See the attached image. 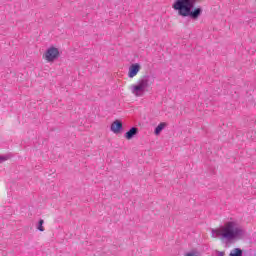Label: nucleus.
Segmentation results:
<instances>
[{
    "instance_id": "nucleus-1",
    "label": "nucleus",
    "mask_w": 256,
    "mask_h": 256,
    "mask_svg": "<svg viewBox=\"0 0 256 256\" xmlns=\"http://www.w3.org/2000/svg\"><path fill=\"white\" fill-rule=\"evenodd\" d=\"M211 235L214 239H221L222 241H235V239H241V237L245 235V230L243 227H241V225H239V222L230 219L219 228L212 229Z\"/></svg>"
},
{
    "instance_id": "nucleus-2",
    "label": "nucleus",
    "mask_w": 256,
    "mask_h": 256,
    "mask_svg": "<svg viewBox=\"0 0 256 256\" xmlns=\"http://www.w3.org/2000/svg\"><path fill=\"white\" fill-rule=\"evenodd\" d=\"M198 1L201 0H175L172 5V9H174V11H178V15H180V17H190V19L197 21L200 15H203V8H195Z\"/></svg>"
},
{
    "instance_id": "nucleus-3",
    "label": "nucleus",
    "mask_w": 256,
    "mask_h": 256,
    "mask_svg": "<svg viewBox=\"0 0 256 256\" xmlns=\"http://www.w3.org/2000/svg\"><path fill=\"white\" fill-rule=\"evenodd\" d=\"M153 85L151 76L144 75L138 79L137 83L130 86V91L134 97H143L149 91V87Z\"/></svg>"
},
{
    "instance_id": "nucleus-4",
    "label": "nucleus",
    "mask_w": 256,
    "mask_h": 256,
    "mask_svg": "<svg viewBox=\"0 0 256 256\" xmlns=\"http://www.w3.org/2000/svg\"><path fill=\"white\" fill-rule=\"evenodd\" d=\"M153 85L151 76L144 75L138 79L137 83L130 86V91L134 97H143L149 91V87Z\"/></svg>"
},
{
    "instance_id": "nucleus-5",
    "label": "nucleus",
    "mask_w": 256,
    "mask_h": 256,
    "mask_svg": "<svg viewBox=\"0 0 256 256\" xmlns=\"http://www.w3.org/2000/svg\"><path fill=\"white\" fill-rule=\"evenodd\" d=\"M59 48L52 46L49 47L43 54V59L47 61V63H55L57 59H59Z\"/></svg>"
},
{
    "instance_id": "nucleus-6",
    "label": "nucleus",
    "mask_w": 256,
    "mask_h": 256,
    "mask_svg": "<svg viewBox=\"0 0 256 256\" xmlns=\"http://www.w3.org/2000/svg\"><path fill=\"white\" fill-rule=\"evenodd\" d=\"M139 71H141V64L139 63H134L130 65L128 69V77L129 79H133V77H137L139 74Z\"/></svg>"
},
{
    "instance_id": "nucleus-7",
    "label": "nucleus",
    "mask_w": 256,
    "mask_h": 256,
    "mask_svg": "<svg viewBox=\"0 0 256 256\" xmlns=\"http://www.w3.org/2000/svg\"><path fill=\"white\" fill-rule=\"evenodd\" d=\"M112 133H115L117 135V133H121V131L123 130V123H121V121L119 120H115L110 127Z\"/></svg>"
},
{
    "instance_id": "nucleus-8",
    "label": "nucleus",
    "mask_w": 256,
    "mask_h": 256,
    "mask_svg": "<svg viewBox=\"0 0 256 256\" xmlns=\"http://www.w3.org/2000/svg\"><path fill=\"white\" fill-rule=\"evenodd\" d=\"M138 133H139V128L132 127L128 132L124 134V137L125 139H127V141H131V139H133V137H135V135H137Z\"/></svg>"
},
{
    "instance_id": "nucleus-9",
    "label": "nucleus",
    "mask_w": 256,
    "mask_h": 256,
    "mask_svg": "<svg viewBox=\"0 0 256 256\" xmlns=\"http://www.w3.org/2000/svg\"><path fill=\"white\" fill-rule=\"evenodd\" d=\"M167 127V122H161L154 130L155 135H161V131Z\"/></svg>"
},
{
    "instance_id": "nucleus-10",
    "label": "nucleus",
    "mask_w": 256,
    "mask_h": 256,
    "mask_svg": "<svg viewBox=\"0 0 256 256\" xmlns=\"http://www.w3.org/2000/svg\"><path fill=\"white\" fill-rule=\"evenodd\" d=\"M229 256H243V250L241 248H234L230 251Z\"/></svg>"
},
{
    "instance_id": "nucleus-11",
    "label": "nucleus",
    "mask_w": 256,
    "mask_h": 256,
    "mask_svg": "<svg viewBox=\"0 0 256 256\" xmlns=\"http://www.w3.org/2000/svg\"><path fill=\"white\" fill-rule=\"evenodd\" d=\"M43 223H45V221L43 219H40L37 226L38 231H45V227H43Z\"/></svg>"
},
{
    "instance_id": "nucleus-12",
    "label": "nucleus",
    "mask_w": 256,
    "mask_h": 256,
    "mask_svg": "<svg viewBox=\"0 0 256 256\" xmlns=\"http://www.w3.org/2000/svg\"><path fill=\"white\" fill-rule=\"evenodd\" d=\"M184 256H199V251L192 250V251L187 252L186 254H184Z\"/></svg>"
},
{
    "instance_id": "nucleus-13",
    "label": "nucleus",
    "mask_w": 256,
    "mask_h": 256,
    "mask_svg": "<svg viewBox=\"0 0 256 256\" xmlns=\"http://www.w3.org/2000/svg\"><path fill=\"white\" fill-rule=\"evenodd\" d=\"M215 256H225V251H215Z\"/></svg>"
},
{
    "instance_id": "nucleus-14",
    "label": "nucleus",
    "mask_w": 256,
    "mask_h": 256,
    "mask_svg": "<svg viewBox=\"0 0 256 256\" xmlns=\"http://www.w3.org/2000/svg\"><path fill=\"white\" fill-rule=\"evenodd\" d=\"M7 159H9V157H7V156H0V163H5V161H7Z\"/></svg>"
}]
</instances>
